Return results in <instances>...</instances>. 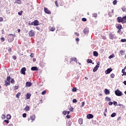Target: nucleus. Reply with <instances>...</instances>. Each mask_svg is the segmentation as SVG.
<instances>
[{"label":"nucleus","instance_id":"f3484780","mask_svg":"<svg viewBox=\"0 0 126 126\" xmlns=\"http://www.w3.org/2000/svg\"><path fill=\"white\" fill-rule=\"evenodd\" d=\"M30 119L33 122V121H35V119H36V116H35V115H32V116H30Z\"/></svg>","mask_w":126,"mask_h":126},{"label":"nucleus","instance_id":"412c9836","mask_svg":"<svg viewBox=\"0 0 126 126\" xmlns=\"http://www.w3.org/2000/svg\"><path fill=\"white\" fill-rule=\"evenodd\" d=\"M93 55H94V57H98L99 54L98 53V52L97 51H94Z\"/></svg>","mask_w":126,"mask_h":126},{"label":"nucleus","instance_id":"5701e85b","mask_svg":"<svg viewBox=\"0 0 126 126\" xmlns=\"http://www.w3.org/2000/svg\"><path fill=\"white\" fill-rule=\"evenodd\" d=\"M31 97V94L28 93L26 95V98L27 99H30V97Z\"/></svg>","mask_w":126,"mask_h":126},{"label":"nucleus","instance_id":"72a5a7b5","mask_svg":"<svg viewBox=\"0 0 126 126\" xmlns=\"http://www.w3.org/2000/svg\"><path fill=\"white\" fill-rule=\"evenodd\" d=\"M71 61H74L76 63H77V60H76V58H72L71 59Z\"/></svg>","mask_w":126,"mask_h":126},{"label":"nucleus","instance_id":"864d4df0","mask_svg":"<svg viewBox=\"0 0 126 126\" xmlns=\"http://www.w3.org/2000/svg\"><path fill=\"white\" fill-rule=\"evenodd\" d=\"M2 21H3V19L2 18V17H0V22H2Z\"/></svg>","mask_w":126,"mask_h":126},{"label":"nucleus","instance_id":"1a4fd4ad","mask_svg":"<svg viewBox=\"0 0 126 126\" xmlns=\"http://www.w3.org/2000/svg\"><path fill=\"white\" fill-rule=\"evenodd\" d=\"M111 71H113V69L112 68H109L105 70V72L106 74H109V73H111Z\"/></svg>","mask_w":126,"mask_h":126},{"label":"nucleus","instance_id":"f257e3e1","mask_svg":"<svg viewBox=\"0 0 126 126\" xmlns=\"http://www.w3.org/2000/svg\"><path fill=\"white\" fill-rule=\"evenodd\" d=\"M117 21L119 23H126V16H123L122 18V17H118L117 18Z\"/></svg>","mask_w":126,"mask_h":126},{"label":"nucleus","instance_id":"ea45409f","mask_svg":"<svg viewBox=\"0 0 126 126\" xmlns=\"http://www.w3.org/2000/svg\"><path fill=\"white\" fill-rule=\"evenodd\" d=\"M76 90H77V89H76V88H73L72 89V91L73 92H76Z\"/></svg>","mask_w":126,"mask_h":126},{"label":"nucleus","instance_id":"7c9ffc66","mask_svg":"<svg viewBox=\"0 0 126 126\" xmlns=\"http://www.w3.org/2000/svg\"><path fill=\"white\" fill-rule=\"evenodd\" d=\"M21 95V93H18L17 94H16V98H19V96Z\"/></svg>","mask_w":126,"mask_h":126},{"label":"nucleus","instance_id":"a211bd4d","mask_svg":"<svg viewBox=\"0 0 126 126\" xmlns=\"http://www.w3.org/2000/svg\"><path fill=\"white\" fill-rule=\"evenodd\" d=\"M78 123L79 125H82V124H83V119H82V118L79 119Z\"/></svg>","mask_w":126,"mask_h":126},{"label":"nucleus","instance_id":"0eeeda50","mask_svg":"<svg viewBox=\"0 0 126 126\" xmlns=\"http://www.w3.org/2000/svg\"><path fill=\"white\" fill-rule=\"evenodd\" d=\"M116 28L117 29H118L117 33H120V32H121V30L123 28V26L121 24H118L117 26H116Z\"/></svg>","mask_w":126,"mask_h":126},{"label":"nucleus","instance_id":"5fc2aeb1","mask_svg":"<svg viewBox=\"0 0 126 126\" xmlns=\"http://www.w3.org/2000/svg\"><path fill=\"white\" fill-rule=\"evenodd\" d=\"M30 57L31 58H33L34 57V54L31 53V55H30Z\"/></svg>","mask_w":126,"mask_h":126},{"label":"nucleus","instance_id":"6e6d98bb","mask_svg":"<svg viewBox=\"0 0 126 126\" xmlns=\"http://www.w3.org/2000/svg\"><path fill=\"white\" fill-rule=\"evenodd\" d=\"M13 60H16V59H17V58L16 57V56H13Z\"/></svg>","mask_w":126,"mask_h":126},{"label":"nucleus","instance_id":"cd10ccee","mask_svg":"<svg viewBox=\"0 0 126 126\" xmlns=\"http://www.w3.org/2000/svg\"><path fill=\"white\" fill-rule=\"evenodd\" d=\"M113 58H115V55H114V54H112V55H110V56L108 57V58H109L110 60H111V59H113Z\"/></svg>","mask_w":126,"mask_h":126},{"label":"nucleus","instance_id":"69168bd1","mask_svg":"<svg viewBox=\"0 0 126 126\" xmlns=\"http://www.w3.org/2000/svg\"><path fill=\"white\" fill-rule=\"evenodd\" d=\"M66 118H67V119H70V116L67 115L66 116Z\"/></svg>","mask_w":126,"mask_h":126},{"label":"nucleus","instance_id":"49530a36","mask_svg":"<svg viewBox=\"0 0 126 126\" xmlns=\"http://www.w3.org/2000/svg\"><path fill=\"white\" fill-rule=\"evenodd\" d=\"M27 116V114L26 113H24L23 114V117L26 118V116Z\"/></svg>","mask_w":126,"mask_h":126},{"label":"nucleus","instance_id":"13d9d810","mask_svg":"<svg viewBox=\"0 0 126 126\" xmlns=\"http://www.w3.org/2000/svg\"><path fill=\"white\" fill-rule=\"evenodd\" d=\"M36 29H37V30H38V31H40V27H36Z\"/></svg>","mask_w":126,"mask_h":126},{"label":"nucleus","instance_id":"393cba45","mask_svg":"<svg viewBox=\"0 0 126 126\" xmlns=\"http://www.w3.org/2000/svg\"><path fill=\"white\" fill-rule=\"evenodd\" d=\"M116 116H117V113H113L111 115V118H115V117H116Z\"/></svg>","mask_w":126,"mask_h":126},{"label":"nucleus","instance_id":"680f3d73","mask_svg":"<svg viewBox=\"0 0 126 126\" xmlns=\"http://www.w3.org/2000/svg\"><path fill=\"white\" fill-rule=\"evenodd\" d=\"M74 34L75 35H76V36H79V33H78V32H75Z\"/></svg>","mask_w":126,"mask_h":126},{"label":"nucleus","instance_id":"aec40b11","mask_svg":"<svg viewBox=\"0 0 126 126\" xmlns=\"http://www.w3.org/2000/svg\"><path fill=\"white\" fill-rule=\"evenodd\" d=\"M49 29H50V31H52V32H54V31H55V30H56V28H55V27H50L49 28Z\"/></svg>","mask_w":126,"mask_h":126},{"label":"nucleus","instance_id":"dca6fc26","mask_svg":"<svg viewBox=\"0 0 126 126\" xmlns=\"http://www.w3.org/2000/svg\"><path fill=\"white\" fill-rule=\"evenodd\" d=\"M104 93L105 95H109V94H110V91L107 89H105L104 90Z\"/></svg>","mask_w":126,"mask_h":126},{"label":"nucleus","instance_id":"2eb2a0df","mask_svg":"<svg viewBox=\"0 0 126 126\" xmlns=\"http://www.w3.org/2000/svg\"><path fill=\"white\" fill-rule=\"evenodd\" d=\"M24 110L26 112H28V111H30V107L28 105H27Z\"/></svg>","mask_w":126,"mask_h":126},{"label":"nucleus","instance_id":"0e129e2a","mask_svg":"<svg viewBox=\"0 0 126 126\" xmlns=\"http://www.w3.org/2000/svg\"><path fill=\"white\" fill-rule=\"evenodd\" d=\"M119 34H120V35H122V34H123V32H122V30H121V32H118Z\"/></svg>","mask_w":126,"mask_h":126},{"label":"nucleus","instance_id":"9d476101","mask_svg":"<svg viewBox=\"0 0 126 126\" xmlns=\"http://www.w3.org/2000/svg\"><path fill=\"white\" fill-rule=\"evenodd\" d=\"M94 118V116L92 114H89L87 116V118L88 119V120H90V119H93Z\"/></svg>","mask_w":126,"mask_h":126},{"label":"nucleus","instance_id":"e433bc0d","mask_svg":"<svg viewBox=\"0 0 126 126\" xmlns=\"http://www.w3.org/2000/svg\"><path fill=\"white\" fill-rule=\"evenodd\" d=\"M84 105H85V102L84 101H83L82 102V105H81V107L82 108L83 107H84Z\"/></svg>","mask_w":126,"mask_h":126},{"label":"nucleus","instance_id":"a878e982","mask_svg":"<svg viewBox=\"0 0 126 126\" xmlns=\"http://www.w3.org/2000/svg\"><path fill=\"white\" fill-rule=\"evenodd\" d=\"M105 100H106V101H107L108 102H110V101H111V98H110L108 96H106L105 97Z\"/></svg>","mask_w":126,"mask_h":126},{"label":"nucleus","instance_id":"6ab92c4d","mask_svg":"<svg viewBox=\"0 0 126 126\" xmlns=\"http://www.w3.org/2000/svg\"><path fill=\"white\" fill-rule=\"evenodd\" d=\"M71 124H72V123L70 121H67L66 122V126H71Z\"/></svg>","mask_w":126,"mask_h":126},{"label":"nucleus","instance_id":"3c124183","mask_svg":"<svg viewBox=\"0 0 126 126\" xmlns=\"http://www.w3.org/2000/svg\"><path fill=\"white\" fill-rule=\"evenodd\" d=\"M108 105H109V106H112V105H113V102H111V101L109 102L108 103Z\"/></svg>","mask_w":126,"mask_h":126},{"label":"nucleus","instance_id":"4be33fe9","mask_svg":"<svg viewBox=\"0 0 126 126\" xmlns=\"http://www.w3.org/2000/svg\"><path fill=\"white\" fill-rule=\"evenodd\" d=\"M5 86H8V85H10V81H5Z\"/></svg>","mask_w":126,"mask_h":126},{"label":"nucleus","instance_id":"2f4dec72","mask_svg":"<svg viewBox=\"0 0 126 126\" xmlns=\"http://www.w3.org/2000/svg\"><path fill=\"white\" fill-rule=\"evenodd\" d=\"M87 63H92V60L91 59H88Z\"/></svg>","mask_w":126,"mask_h":126},{"label":"nucleus","instance_id":"423d86ee","mask_svg":"<svg viewBox=\"0 0 126 126\" xmlns=\"http://www.w3.org/2000/svg\"><path fill=\"white\" fill-rule=\"evenodd\" d=\"M29 37H34L35 36V31L31 30L29 32Z\"/></svg>","mask_w":126,"mask_h":126},{"label":"nucleus","instance_id":"603ef678","mask_svg":"<svg viewBox=\"0 0 126 126\" xmlns=\"http://www.w3.org/2000/svg\"><path fill=\"white\" fill-rule=\"evenodd\" d=\"M69 111H70V112H73V107H71L69 109Z\"/></svg>","mask_w":126,"mask_h":126},{"label":"nucleus","instance_id":"a18cd8bd","mask_svg":"<svg viewBox=\"0 0 126 126\" xmlns=\"http://www.w3.org/2000/svg\"><path fill=\"white\" fill-rule=\"evenodd\" d=\"M55 4L57 7H59V4H58V1H55Z\"/></svg>","mask_w":126,"mask_h":126},{"label":"nucleus","instance_id":"f8f14e48","mask_svg":"<svg viewBox=\"0 0 126 126\" xmlns=\"http://www.w3.org/2000/svg\"><path fill=\"white\" fill-rule=\"evenodd\" d=\"M83 32L84 34H88L89 33V28H86L84 30Z\"/></svg>","mask_w":126,"mask_h":126},{"label":"nucleus","instance_id":"20e7f679","mask_svg":"<svg viewBox=\"0 0 126 126\" xmlns=\"http://www.w3.org/2000/svg\"><path fill=\"white\" fill-rule=\"evenodd\" d=\"M100 62H98L97 63V64L96 65V66L93 69V72H96V71L98 70V69L100 67Z\"/></svg>","mask_w":126,"mask_h":126},{"label":"nucleus","instance_id":"8fccbe9b","mask_svg":"<svg viewBox=\"0 0 126 126\" xmlns=\"http://www.w3.org/2000/svg\"><path fill=\"white\" fill-rule=\"evenodd\" d=\"M46 91H43L42 92V95H45L46 94Z\"/></svg>","mask_w":126,"mask_h":126},{"label":"nucleus","instance_id":"37998d69","mask_svg":"<svg viewBox=\"0 0 126 126\" xmlns=\"http://www.w3.org/2000/svg\"><path fill=\"white\" fill-rule=\"evenodd\" d=\"M14 79L13 78H11V81H10V82H11V83H14Z\"/></svg>","mask_w":126,"mask_h":126},{"label":"nucleus","instance_id":"b1692460","mask_svg":"<svg viewBox=\"0 0 126 126\" xmlns=\"http://www.w3.org/2000/svg\"><path fill=\"white\" fill-rule=\"evenodd\" d=\"M15 3H18V4H21V0H16Z\"/></svg>","mask_w":126,"mask_h":126},{"label":"nucleus","instance_id":"f03ea898","mask_svg":"<svg viewBox=\"0 0 126 126\" xmlns=\"http://www.w3.org/2000/svg\"><path fill=\"white\" fill-rule=\"evenodd\" d=\"M13 37H15V34H9L8 36V41L12 42V41L14 40V38H13Z\"/></svg>","mask_w":126,"mask_h":126},{"label":"nucleus","instance_id":"a19ab883","mask_svg":"<svg viewBox=\"0 0 126 126\" xmlns=\"http://www.w3.org/2000/svg\"><path fill=\"white\" fill-rule=\"evenodd\" d=\"M110 77L111 78H114V77H115V74L114 73L111 74Z\"/></svg>","mask_w":126,"mask_h":126},{"label":"nucleus","instance_id":"6e6552de","mask_svg":"<svg viewBox=\"0 0 126 126\" xmlns=\"http://www.w3.org/2000/svg\"><path fill=\"white\" fill-rule=\"evenodd\" d=\"M26 71V68L25 67H23L21 70V74H23L24 75H25V74H26V73L25 72Z\"/></svg>","mask_w":126,"mask_h":126},{"label":"nucleus","instance_id":"bf43d9fd","mask_svg":"<svg viewBox=\"0 0 126 126\" xmlns=\"http://www.w3.org/2000/svg\"><path fill=\"white\" fill-rule=\"evenodd\" d=\"M122 73L124 74L126 72V70L125 69H123L122 71Z\"/></svg>","mask_w":126,"mask_h":126},{"label":"nucleus","instance_id":"bb28decb","mask_svg":"<svg viewBox=\"0 0 126 126\" xmlns=\"http://www.w3.org/2000/svg\"><path fill=\"white\" fill-rule=\"evenodd\" d=\"M44 10L45 13H48V12L49 11V9H48V8L45 7L44 8Z\"/></svg>","mask_w":126,"mask_h":126},{"label":"nucleus","instance_id":"4c0bfd02","mask_svg":"<svg viewBox=\"0 0 126 126\" xmlns=\"http://www.w3.org/2000/svg\"><path fill=\"white\" fill-rule=\"evenodd\" d=\"M4 123H6V124H9V120H5L4 121Z\"/></svg>","mask_w":126,"mask_h":126},{"label":"nucleus","instance_id":"e2e57ef3","mask_svg":"<svg viewBox=\"0 0 126 126\" xmlns=\"http://www.w3.org/2000/svg\"><path fill=\"white\" fill-rule=\"evenodd\" d=\"M4 40H5L4 37H2V38H1V40L2 42H4Z\"/></svg>","mask_w":126,"mask_h":126},{"label":"nucleus","instance_id":"774afa93","mask_svg":"<svg viewBox=\"0 0 126 126\" xmlns=\"http://www.w3.org/2000/svg\"><path fill=\"white\" fill-rule=\"evenodd\" d=\"M123 83H124V84L125 85H126V81H124L123 82Z\"/></svg>","mask_w":126,"mask_h":126},{"label":"nucleus","instance_id":"c03bdc74","mask_svg":"<svg viewBox=\"0 0 126 126\" xmlns=\"http://www.w3.org/2000/svg\"><path fill=\"white\" fill-rule=\"evenodd\" d=\"M73 103H77V100L76 99H73L72 100Z\"/></svg>","mask_w":126,"mask_h":126},{"label":"nucleus","instance_id":"9b49d317","mask_svg":"<svg viewBox=\"0 0 126 126\" xmlns=\"http://www.w3.org/2000/svg\"><path fill=\"white\" fill-rule=\"evenodd\" d=\"M31 86H32V83L31 82H27L26 83V87H31Z\"/></svg>","mask_w":126,"mask_h":126},{"label":"nucleus","instance_id":"338daca9","mask_svg":"<svg viewBox=\"0 0 126 126\" xmlns=\"http://www.w3.org/2000/svg\"><path fill=\"white\" fill-rule=\"evenodd\" d=\"M15 89L16 90H17V89H18V86H15Z\"/></svg>","mask_w":126,"mask_h":126},{"label":"nucleus","instance_id":"473e14b6","mask_svg":"<svg viewBox=\"0 0 126 126\" xmlns=\"http://www.w3.org/2000/svg\"><path fill=\"white\" fill-rule=\"evenodd\" d=\"M10 79H11L10 76H8L7 77V79H6L7 81H10Z\"/></svg>","mask_w":126,"mask_h":126},{"label":"nucleus","instance_id":"09e8293b","mask_svg":"<svg viewBox=\"0 0 126 126\" xmlns=\"http://www.w3.org/2000/svg\"><path fill=\"white\" fill-rule=\"evenodd\" d=\"M113 4H117V0H114L113 2Z\"/></svg>","mask_w":126,"mask_h":126},{"label":"nucleus","instance_id":"58836bf2","mask_svg":"<svg viewBox=\"0 0 126 126\" xmlns=\"http://www.w3.org/2000/svg\"><path fill=\"white\" fill-rule=\"evenodd\" d=\"M121 42H122L123 43H125V42H126V39H122L121 40Z\"/></svg>","mask_w":126,"mask_h":126},{"label":"nucleus","instance_id":"7ed1b4c3","mask_svg":"<svg viewBox=\"0 0 126 126\" xmlns=\"http://www.w3.org/2000/svg\"><path fill=\"white\" fill-rule=\"evenodd\" d=\"M115 94L116 96H123V93L119 89H117L115 91Z\"/></svg>","mask_w":126,"mask_h":126},{"label":"nucleus","instance_id":"de8ad7c7","mask_svg":"<svg viewBox=\"0 0 126 126\" xmlns=\"http://www.w3.org/2000/svg\"><path fill=\"white\" fill-rule=\"evenodd\" d=\"M67 114V111H63V115H64V116H65V115H66Z\"/></svg>","mask_w":126,"mask_h":126},{"label":"nucleus","instance_id":"f704fd0d","mask_svg":"<svg viewBox=\"0 0 126 126\" xmlns=\"http://www.w3.org/2000/svg\"><path fill=\"white\" fill-rule=\"evenodd\" d=\"M82 21H84V22H85L86 21H87V19L86 18H83L82 19Z\"/></svg>","mask_w":126,"mask_h":126},{"label":"nucleus","instance_id":"c756f323","mask_svg":"<svg viewBox=\"0 0 126 126\" xmlns=\"http://www.w3.org/2000/svg\"><path fill=\"white\" fill-rule=\"evenodd\" d=\"M120 53L121 54V56H123V55H125V51L124 50H121L120 51Z\"/></svg>","mask_w":126,"mask_h":126},{"label":"nucleus","instance_id":"c85d7f7f","mask_svg":"<svg viewBox=\"0 0 126 126\" xmlns=\"http://www.w3.org/2000/svg\"><path fill=\"white\" fill-rule=\"evenodd\" d=\"M7 120H10L11 119V115L10 114L7 115Z\"/></svg>","mask_w":126,"mask_h":126},{"label":"nucleus","instance_id":"79ce46f5","mask_svg":"<svg viewBox=\"0 0 126 126\" xmlns=\"http://www.w3.org/2000/svg\"><path fill=\"white\" fill-rule=\"evenodd\" d=\"M23 12V11H21L19 12H18L19 15H20V16L22 15Z\"/></svg>","mask_w":126,"mask_h":126},{"label":"nucleus","instance_id":"ddd939ff","mask_svg":"<svg viewBox=\"0 0 126 126\" xmlns=\"http://www.w3.org/2000/svg\"><path fill=\"white\" fill-rule=\"evenodd\" d=\"M33 26H38V25H39V21L38 20H34L33 22Z\"/></svg>","mask_w":126,"mask_h":126},{"label":"nucleus","instance_id":"4d7b16f0","mask_svg":"<svg viewBox=\"0 0 126 126\" xmlns=\"http://www.w3.org/2000/svg\"><path fill=\"white\" fill-rule=\"evenodd\" d=\"M102 39H103V40H106V38L105 36H101Z\"/></svg>","mask_w":126,"mask_h":126},{"label":"nucleus","instance_id":"39448f33","mask_svg":"<svg viewBox=\"0 0 126 126\" xmlns=\"http://www.w3.org/2000/svg\"><path fill=\"white\" fill-rule=\"evenodd\" d=\"M109 38L111 40H114V39H116V34L115 33H112L110 32L109 33Z\"/></svg>","mask_w":126,"mask_h":126},{"label":"nucleus","instance_id":"052dcab7","mask_svg":"<svg viewBox=\"0 0 126 126\" xmlns=\"http://www.w3.org/2000/svg\"><path fill=\"white\" fill-rule=\"evenodd\" d=\"M122 9L123 11H124V12L126 11V8L125 7H123L122 8Z\"/></svg>","mask_w":126,"mask_h":126},{"label":"nucleus","instance_id":"4468645a","mask_svg":"<svg viewBox=\"0 0 126 126\" xmlns=\"http://www.w3.org/2000/svg\"><path fill=\"white\" fill-rule=\"evenodd\" d=\"M31 70H32L33 71H37V70H38V67L37 66H33L31 68Z\"/></svg>","mask_w":126,"mask_h":126},{"label":"nucleus","instance_id":"c9c22d12","mask_svg":"<svg viewBox=\"0 0 126 126\" xmlns=\"http://www.w3.org/2000/svg\"><path fill=\"white\" fill-rule=\"evenodd\" d=\"M113 104L114 105V106H118V102H117V101H113Z\"/></svg>","mask_w":126,"mask_h":126}]
</instances>
